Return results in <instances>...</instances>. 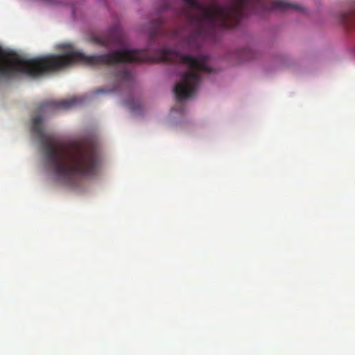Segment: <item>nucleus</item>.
Instances as JSON below:
<instances>
[{"instance_id":"f257e3e1","label":"nucleus","mask_w":355,"mask_h":355,"mask_svg":"<svg viewBox=\"0 0 355 355\" xmlns=\"http://www.w3.org/2000/svg\"><path fill=\"white\" fill-rule=\"evenodd\" d=\"M32 132L40 139L44 158L58 182L74 185L79 180L96 174L101 159L92 142L78 141L65 145L46 135L41 116L33 119Z\"/></svg>"},{"instance_id":"f03ea898","label":"nucleus","mask_w":355,"mask_h":355,"mask_svg":"<svg viewBox=\"0 0 355 355\" xmlns=\"http://www.w3.org/2000/svg\"><path fill=\"white\" fill-rule=\"evenodd\" d=\"M62 53L28 59L0 46V79H8L16 73L32 77L53 72L80 63L87 66L112 65V52L101 55H87L69 46Z\"/></svg>"},{"instance_id":"7ed1b4c3","label":"nucleus","mask_w":355,"mask_h":355,"mask_svg":"<svg viewBox=\"0 0 355 355\" xmlns=\"http://www.w3.org/2000/svg\"><path fill=\"white\" fill-rule=\"evenodd\" d=\"M82 100L79 98L73 97L69 99H63L60 101H48L42 103L41 109L53 108L68 110L78 103H80Z\"/></svg>"},{"instance_id":"20e7f679","label":"nucleus","mask_w":355,"mask_h":355,"mask_svg":"<svg viewBox=\"0 0 355 355\" xmlns=\"http://www.w3.org/2000/svg\"><path fill=\"white\" fill-rule=\"evenodd\" d=\"M119 33L116 29L112 30L108 35H96L92 37V42L96 44L108 46L118 42Z\"/></svg>"},{"instance_id":"39448f33","label":"nucleus","mask_w":355,"mask_h":355,"mask_svg":"<svg viewBox=\"0 0 355 355\" xmlns=\"http://www.w3.org/2000/svg\"><path fill=\"white\" fill-rule=\"evenodd\" d=\"M340 21L346 28H355V7L341 13L340 15Z\"/></svg>"},{"instance_id":"423d86ee","label":"nucleus","mask_w":355,"mask_h":355,"mask_svg":"<svg viewBox=\"0 0 355 355\" xmlns=\"http://www.w3.org/2000/svg\"><path fill=\"white\" fill-rule=\"evenodd\" d=\"M116 78L120 81H124L125 83H130L132 80V76L130 71L126 69H122L117 72Z\"/></svg>"},{"instance_id":"0eeeda50","label":"nucleus","mask_w":355,"mask_h":355,"mask_svg":"<svg viewBox=\"0 0 355 355\" xmlns=\"http://www.w3.org/2000/svg\"><path fill=\"white\" fill-rule=\"evenodd\" d=\"M128 106L132 110H135L137 109V105L135 107L130 103H128Z\"/></svg>"}]
</instances>
